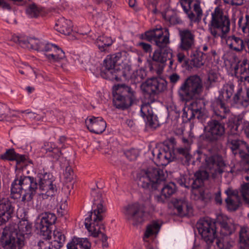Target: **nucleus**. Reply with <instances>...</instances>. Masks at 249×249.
I'll list each match as a JSON object with an SVG mask.
<instances>
[{
    "instance_id": "603ef678",
    "label": "nucleus",
    "mask_w": 249,
    "mask_h": 249,
    "mask_svg": "<svg viewBox=\"0 0 249 249\" xmlns=\"http://www.w3.org/2000/svg\"><path fill=\"white\" fill-rule=\"evenodd\" d=\"M163 18L165 20L169 21L170 25H175L179 23V19L175 16L167 17L166 16H164Z\"/></svg>"
},
{
    "instance_id": "6e6552de",
    "label": "nucleus",
    "mask_w": 249,
    "mask_h": 249,
    "mask_svg": "<svg viewBox=\"0 0 249 249\" xmlns=\"http://www.w3.org/2000/svg\"><path fill=\"white\" fill-rule=\"evenodd\" d=\"M166 177L163 169L158 166H149L138 173L137 181L138 185L143 188L157 189Z\"/></svg>"
},
{
    "instance_id": "423d86ee",
    "label": "nucleus",
    "mask_w": 249,
    "mask_h": 249,
    "mask_svg": "<svg viewBox=\"0 0 249 249\" xmlns=\"http://www.w3.org/2000/svg\"><path fill=\"white\" fill-rule=\"evenodd\" d=\"M167 83L163 79L153 77L147 80L141 85L144 99L141 107V115L146 118L148 124H154L153 113L151 104L156 101V96L166 88ZM146 124H147L146 123Z\"/></svg>"
},
{
    "instance_id": "69168bd1",
    "label": "nucleus",
    "mask_w": 249,
    "mask_h": 249,
    "mask_svg": "<svg viewBox=\"0 0 249 249\" xmlns=\"http://www.w3.org/2000/svg\"><path fill=\"white\" fill-rule=\"evenodd\" d=\"M137 74L138 75V77H140V80H142L144 78L145 73L143 70L140 69L139 71H137Z\"/></svg>"
},
{
    "instance_id": "bb28decb",
    "label": "nucleus",
    "mask_w": 249,
    "mask_h": 249,
    "mask_svg": "<svg viewBox=\"0 0 249 249\" xmlns=\"http://www.w3.org/2000/svg\"><path fill=\"white\" fill-rule=\"evenodd\" d=\"M236 74H239L241 78L249 81V61L244 59L242 62H239L234 68Z\"/></svg>"
},
{
    "instance_id": "a878e982",
    "label": "nucleus",
    "mask_w": 249,
    "mask_h": 249,
    "mask_svg": "<svg viewBox=\"0 0 249 249\" xmlns=\"http://www.w3.org/2000/svg\"><path fill=\"white\" fill-rule=\"evenodd\" d=\"M208 130V136L213 140L217 139L225 132L224 125H206L204 127V130Z\"/></svg>"
},
{
    "instance_id": "1a4fd4ad",
    "label": "nucleus",
    "mask_w": 249,
    "mask_h": 249,
    "mask_svg": "<svg viewBox=\"0 0 249 249\" xmlns=\"http://www.w3.org/2000/svg\"><path fill=\"white\" fill-rule=\"evenodd\" d=\"M211 20L209 24V30L215 37H223L230 30V20L228 16L224 14L218 7H216L211 14Z\"/></svg>"
},
{
    "instance_id": "72a5a7b5",
    "label": "nucleus",
    "mask_w": 249,
    "mask_h": 249,
    "mask_svg": "<svg viewBox=\"0 0 249 249\" xmlns=\"http://www.w3.org/2000/svg\"><path fill=\"white\" fill-rule=\"evenodd\" d=\"M238 25L239 30L244 35L249 36V15L246 14L245 18L243 16L240 17L238 21Z\"/></svg>"
},
{
    "instance_id": "e433bc0d",
    "label": "nucleus",
    "mask_w": 249,
    "mask_h": 249,
    "mask_svg": "<svg viewBox=\"0 0 249 249\" xmlns=\"http://www.w3.org/2000/svg\"><path fill=\"white\" fill-rule=\"evenodd\" d=\"M192 0H181L180 5L183 11L188 15L190 19H193L195 15L191 11Z\"/></svg>"
},
{
    "instance_id": "c03bdc74",
    "label": "nucleus",
    "mask_w": 249,
    "mask_h": 249,
    "mask_svg": "<svg viewBox=\"0 0 249 249\" xmlns=\"http://www.w3.org/2000/svg\"><path fill=\"white\" fill-rule=\"evenodd\" d=\"M240 192L244 201L249 204V182L241 185Z\"/></svg>"
},
{
    "instance_id": "c85d7f7f",
    "label": "nucleus",
    "mask_w": 249,
    "mask_h": 249,
    "mask_svg": "<svg viewBox=\"0 0 249 249\" xmlns=\"http://www.w3.org/2000/svg\"><path fill=\"white\" fill-rule=\"evenodd\" d=\"M65 236L62 232L58 230H54L53 232V240L49 242L51 249H60L65 242Z\"/></svg>"
},
{
    "instance_id": "c756f323",
    "label": "nucleus",
    "mask_w": 249,
    "mask_h": 249,
    "mask_svg": "<svg viewBox=\"0 0 249 249\" xmlns=\"http://www.w3.org/2000/svg\"><path fill=\"white\" fill-rule=\"evenodd\" d=\"M209 177L208 173L204 170H199L195 174V179L193 180L192 184L193 189H196L200 187L202 184L203 181L208 179Z\"/></svg>"
},
{
    "instance_id": "8fccbe9b",
    "label": "nucleus",
    "mask_w": 249,
    "mask_h": 249,
    "mask_svg": "<svg viewBox=\"0 0 249 249\" xmlns=\"http://www.w3.org/2000/svg\"><path fill=\"white\" fill-rule=\"evenodd\" d=\"M67 204L65 202L62 203L60 206L59 208L57 209V213L59 216H63L67 214V210L66 209Z\"/></svg>"
},
{
    "instance_id": "2f4dec72",
    "label": "nucleus",
    "mask_w": 249,
    "mask_h": 249,
    "mask_svg": "<svg viewBox=\"0 0 249 249\" xmlns=\"http://www.w3.org/2000/svg\"><path fill=\"white\" fill-rule=\"evenodd\" d=\"M151 153L153 156L155 162L159 165H166V159L165 157V149H160L158 148L153 149Z\"/></svg>"
},
{
    "instance_id": "a18cd8bd",
    "label": "nucleus",
    "mask_w": 249,
    "mask_h": 249,
    "mask_svg": "<svg viewBox=\"0 0 249 249\" xmlns=\"http://www.w3.org/2000/svg\"><path fill=\"white\" fill-rule=\"evenodd\" d=\"M91 133L100 134L105 131L107 125H86Z\"/></svg>"
},
{
    "instance_id": "4468645a",
    "label": "nucleus",
    "mask_w": 249,
    "mask_h": 249,
    "mask_svg": "<svg viewBox=\"0 0 249 249\" xmlns=\"http://www.w3.org/2000/svg\"><path fill=\"white\" fill-rule=\"evenodd\" d=\"M196 227L202 238L206 242L209 248L213 241L216 236L215 223L209 217H205L199 220L197 222Z\"/></svg>"
},
{
    "instance_id": "37998d69",
    "label": "nucleus",
    "mask_w": 249,
    "mask_h": 249,
    "mask_svg": "<svg viewBox=\"0 0 249 249\" xmlns=\"http://www.w3.org/2000/svg\"><path fill=\"white\" fill-rule=\"evenodd\" d=\"M86 124H107L101 117L90 116L85 120Z\"/></svg>"
},
{
    "instance_id": "b1692460",
    "label": "nucleus",
    "mask_w": 249,
    "mask_h": 249,
    "mask_svg": "<svg viewBox=\"0 0 249 249\" xmlns=\"http://www.w3.org/2000/svg\"><path fill=\"white\" fill-rule=\"evenodd\" d=\"M90 243L87 238L74 237L67 245V249H90Z\"/></svg>"
},
{
    "instance_id": "864d4df0",
    "label": "nucleus",
    "mask_w": 249,
    "mask_h": 249,
    "mask_svg": "<svg viewBox=\"0 0 249 249\" xmlns=\"http://www.w3.org/2000/svg\"><path fill=\"white\" fill-rule=\"evenodd\" d=\"M139 45L145 53H150L152 51L151 45L145 42H140Z\"/></svg>"
},
{
    "instance_id": "a19ab883",
    "label": "nucleus",
    "mask_w": 249,
    "mask_h": 249,
    "mask_svg": "<svg viewBox=\"0 0 249 249\" xmlns=\"http://www.w3.org/2000/svg\"><path fill=\"white\" fill-rule=\"evenodd\" d=\"M174 207L177 210L178 214L181 216L185 214L183 213V209L185 208H188L186 202L182 199L176 200L174 203Z\"/></svg>"
},
{
    "instance_id": "5fc2aeb1",
    "label": "nucleus",
    "mask_w": 249,
    "mask_h": 249,
    "mask_svg": "<svg viewBox=\"0 0 249 249\" xmlns=\"http://www.w3.org/2000/svg\"><path fill=\"white\" fill-rule=\"evenodd\" d=\"M218 78V75L216 72L211 71L210 72L208 76V81L210 84L215 82Z\"/></svg>"
},
{
    "instance_id": "473e14b6",
    "label": "nucleus",
    "mask_w": 249,
    "mask_h": 249,
    "mask_svg": "<svg viewBox=\"0 0 249 249\" xmlns=\"http://www.w3.org/2000/svg\"><path fill=\"white\" fill-rule=\"evenodd\" d=\"M241 89H239L237 92L233 96V100L236 103L241 104L244 107H247L249 105V88L247 89L246 96L240 97Z\"/></svg>"
},
{
    "instance_id": "dca6fc26",
    "label": "nucleus",
    "mask_w": 249,
    "mask_h": 249,
    "mask_svg": "<svg viewBox=\"0 0 249 249\" xmlns=\"http://www.w3.org/2000/svg\"><path fill=\"white\" fill-rule=\"evenodd\" d=\"M37 51L45 52V55L51 63L59 61L65 56V53L56 44L49 42H39L36 44Z\"/></svg>"
},
{
    "instance_id": "cd10ccee",
    "label": "nucleus",
    "mask_w": 249,
    "mask_h": 249,
    "mask_svg": "<svg viewBox=\"0 0 249 249\" xmlns=\"http://www.w3.org/2000/svg\"><path fill=\"white\" fill-rule=\"evenodd\" d=\"M13 231L17 230L19 235H22L25 237V235H28L31 233L32 224L26 220H20L18 225L12 227Z\"/></svg>"
},
{
    "instance_id": "393cba45",
    "label": "nucleus",
    "mask_w": 249,
    "mask_h": 249,
    "mask_svg": "<svg viewBox=\"0 0 249 249\" xmlns=\"http://www.w3.org/2000/svg\"><path fill=\"white\" fill-rule=\"evenodd\" d=\"M0 158L3 160H15L17 164L23 162L26 160L25 155L17 153L14 149L7 150L4 153L0 155Z\"/></svg>"
},
{
    "instance_id": "5701e85b",
    "label": "nucleus",
    "mask_w": 249,
    "mask_h": 249,
    "mask_svg": "<svg viewBox=\"0 0 249 249\" xmlns=\"http://www.w3.org/2000/svg\"><path fill=\"white\" fill-rule=\"evenodd\" d=\"M72 22L64 18H60L55 23V30L64 35H69L72 31Z\"/></svg>"
},
{
    "instance_id": "9b49d317",
    "label": "nucleus",
    "mask_w": 249,
    "mask_h": 249,
    "mask_svg": "<svg viewBox=\"0 0 249 249\" xmlns=\"http://www.w3.org/2000/svg\"><path fill=\"white\" fill-rule=\"evenodd\" d=\"M239 125H227L229 135L227 146L231 149L234 156H238L242 161L245 163L249 164V146L245 142L238 140L233 139L232 135L239 134L238 128Z\"/></svg>"
},
{
    "instance_id": "338daca9",
    "label": "nucleus",
    "mask_w": 249,
    "mask_h": 249,
    "mask_svg": "<svg viewBox=\"0 0 249 249\" xmlns=\"http://www.w3.org/2000/svg\"><path fill=\"white\" fill-rule=\"evenodd\" d=\"M160 125H145V128L144 129L145 131H154L158 126H159Z\"/></svg>"
},
{
    "instance_id": "bf43d9fd",
    "label": "nucleus",
    "mask_w": 249,
    "mask_h": 249,
    "mask_svg": "<svg viewBox=\"0 0 249 249\" xmlns=\"http://www.w3.org/2000/svg\"><path fill=\"white\" fill-rule=\"evenodd\" d=\"M194 10L197 14V16H200L202 14V11L200 8V4L196 3L194 5Z\"/></svg>"
},
{
    "instance_id": "412c9836",
    "label": "nucleus",
    "mask_w": 249,
    "mask_h": 249,
    "mask_svg": "<svg viewBox=\"0 0 249 249\" xmlns=\"http://www.w3.org/2000/svg\"><path fill=\"white\" fill-rule=\"evenodd\" d=\"M226 44L231 50L240 52L245 49V40L235 35L230 36L226 38Z\"/></svg>"
},
{
    "instance_id": "f704fd0d",
    "label": "nucleus",
    "mask_w": 249,
    "mask_h": 249,
    "mask_svg": "<svg viewBox=\"0 0 249 249\" xmlns=\"http://www.w3.org/2000/svg\"><path fill=\"white\" fill-rule=\"evenodd\" d=\"M160 228V226L157 221H152L147 226L143 237L144 240H145V238H148L151 235L157 234L159 231Z\"/></svg>"
},
{
    "instance_id": "2eb2a0df",
    "label": "nucleus",
    "mask_w": 249,
    "mask_h": 249,
    "mask_svg": "<svg viewBox=\"0 0 249 249\" xmlns=\"http://www.w3.org/2000/svg\"><path fill=\"white\" fill-rule=\"evenodd\" d=\"M25 237L18 234L12 226L5 228L2 232L1 240L5 249H21L24 245Z\"/></svg>"
},
{
    "instance_id": "f8f14e48",
    "label": "nucleus",
    "mask_w": 249,
    "mask_h": 249,
    "mask_svg": "<svg viewBox=\"0 0 249 249\" xmlns=\"http://www.w3.org/2000/svg\"><path fill=\"white\" fill-rule=\"evenodd\" d=\"M120 58L121 54L119 53L108 55L106 57L104 60L105 69L101 72V75L103 78L120 81L122 80V75L124 77L126 76L124 71H118L115 69Z\"/></svg>"
},
{
    "instance_id": "6ab92c4d",
    "label": "nucleus",
    "mask_w": 249,
    "mask_h": 249,
    "mask_svg": "<svg viewBox=\"0 0 249 249\" xmlns=\"http://www.w3.org/2000/svg\"><path fill=\"white\" fill-rule=\"evenodd\" d=\"M13 211L14 207L10 200L4 198L0 201V225L8 221Z\"/></svg>"
},
{
    "instance_id": "79ce46f5",
    "label": "nucleus",
    "mask_w": 249,
    "mask_h": 249,
    "mask_svg": "<svg viewBox=\"0 0 249 249\" xmlns=\"http://www.w3.org/2000/svg\"><path fill=\"white\" fill-rule=\"evenodd\" d=\"M234 231V226L229 225L227 222L221 223V233L223 236H229Z\"/></svg>"
},
{
    "instance_id": "c9c22d12",
    "label": "nucleus",
    "mask_w": 249,
    "mask_h": 249,
    "mask_svg": "<svg viewBox=\"0 0 249 249\" xmlns=\"http://www.w3.org/2000/svg\"><path fill=\"white\" fill-rule=\"evenodd\" d=\"M239 242L241 246L249 247V228H241L239 232Z\"/></svg>"
},
{
    "instance_id": "49530a36",
    "label": "nucleus",
    "mask_w": 249,
    "mask_h": 249,
    "mask_svg": "<svg viewBox=\"0 0 249 249\" xmlns=\"http://www.w3.org/2000/svg\"><path fill=\"white\" fill-rule=\"evenodd\" d=\"M64 176L67 182H71L74 179V174L71 167L68 166L66 167Z\"/></svg>"
},
{
    "instance_id": "ea45409f",
    "label": "nucleus",
    "mask_w": 249,
    "mask_h": 249,
    "mask_svg": "<svg viewBox=\"0 0 249 249\" xmlns=\"http://www.w3.org/2000/svg\"><path fill=\"white\" fill-rule=\"evenodd\" d=\"M41 11L39 7L33 3L27 7L26 13L31 18H37L40 15Z\"/></svg>"
},
{
    "instance_id": "7ed1b4c3",
    "label": "nucleus",
    "mask_w": 249,
    "mask_h": 249,
    "mask_svg": "<svg viewBox=\"0 0 249 249\" xmlns=\"http://www.w3.org/2000/svg\"><path fill=\"white\" fill-rule=\"evenodd\" d=\"M202 88L200 78L194 76L188 78L179 89L178 92L180 98L181 100L186 101L188 106L187 110L185 109L182 115L183 123L195 117L200 119L203 116L206 105L204 100L199 99L190 101L201 92Z\"/></svg>"
},
{
    "instance_id": "09e8293b",
    "label": "nucleus",
    "mask_w": 249,
    "mask_h": 249,
    "mask_svg": "<svg viewBox=\"0 0 249 249\" xmlns=\"http://www.w3.org/2000/svg\"><path fill=\"white\" fill-rule=\"evenodd\" d=\"M103 10L109 11L112 5V2L110 0H103L100 3Z\"/></svg>"
},
{
    "instance_id": "f257e3e1",
    "label": "nucleus",
    "mask_w": 249,
    "mask_h": 249,
    "mask_svg": "<svg viewBox=\"0 0 249 249\" xmlns=\"http://www.w3.org/2000/svg\"><path fill=\"white\" fill-rule=\"evenodd\" d=\"M37 177V182L33 177L17 175L11 184L12 197L15 199L21 198L23 202H29L36 194L44 199L54 196L57 188L53 184L54 179L52 175L43 171L39 173Z\"/></svg>"
},
{
    "instance_id": "20e7f679",
    "label": "nucleus",
    "mask_w": 249,
    "mask_h": 249,
    "mask_svg": "<svg viewBox=\"0 0 249 249\" xmlns=\"http://www.w3.org/2000/svg\"><path fill=\"white\" fill-rule=\"evenodd\" d=\"M90 194L93 198L92 211L89 213L88 217L85 218V225L89 233L93 237L101 235L103 246L107 247L108 246L107 243V237L103 232L105 227L102 224L104 213L106 211L105 200L101 190L97 186V189H91Z\"/></svg>"
},
{
    "instance_id": "a211bd4d",
    "label": "nucleus",
    "mask_w": 249,
    "mask_h": 249,
    "mask_svg": "<svg viewBox=\"0 0 249 249\" xmlns=\"http://www.w3.org/2000/svg\"><path fill=\"white\" fill-rule=\"evenodd\" d=\"M206 168L210 171H213V173H222V168L225 166V163L222 157L215 154L210 156H205Z\"/></svg>"
},
{
    "instance_id": "4c0bfd02",
    "label": "nucleus",
    "mask_w": 249,
    "mask_h": 249,
    "mask_svg": "<svg viewBox=\"0 0 249 249\" xmlns=\"http://www.w3.org/2000/svg\"><path fill=\"white\" fill-rule=\"evenodd\" d=\"M176 191V186L175 184L171 182L164 185L161 190V194L165 198H167L173 195Z\"/></svg>"
},
{
    "instance_id": "f3484780",
    "label": "nucleus",
    "mask_w": 249,
    "mask_h": 249,
    "mask_svg": "<svg viewBox=\"0 0 249 249\" xmlns=\"http://www.w3.org/2000/svg\"><path fill=\"white\" fill-rule=\"evenodd\" d=\"M40 217V221L36 224V228L44 239H49L51 237L52 226L55 223L56 216L53 213L46 212L41 214Z\"/></svg>"
},
{
    "instance_id": "58836bf2",
    "label": "nucleus",
    "mask_w": 249,
    "mask_h": 249,
    "mask_svg": "<svg viewBox=\"0 0 249 249\" xmlns=\"http://www.w3.org/2000/svg\"><path fill=\"white\" fill-rule=\"evenodd\" d=\"M41 149L45 151L46 152H52V156L55 159H58L61 155V151L58 148H53L52 146V144L48 142H45Z\"/></svg>"
},
{
    "instance_id": "de8ad7c7",
    "label": "nucleus",
    "mask_w": 249,
    "mask_h": 249,
    "mask_svg": "<svg viewBox=\"0 0 249 249\" xmlns=\"http://www.w3.org/2000/svg\"><path fill=\"white\" fill-rule=\"evenodd\" d=\"M20 112L21 113L24 114L27 118L35 120L39 119V117H38L37 115L32 112L30 109L21 110Z\"/></svg>"
},
{
    "instance_id": "9d476101",
    "label": "nucleus",
    "mask_w": 249,
    "mask_h": 249,
    "mask_svg": "<svg viewBox=\"0 0 249 249\" xmlns=\"http://www.w3.org/2000/svg\"><path fill=\"white\" fill-rule=\"evenodd\" d=\"M136 100V92L130 87L122 85L113 89V103L117 108L122 110L128 109Z\"/></svg>"
},
{
    "instance_id": "6e6d98bb",
    "label": "nucleus",
    "mask_w": 249,
    "mask_h": 249,
    "mask_svg": "<svg viewBox=\"0 0 249 249\" xmlns=\"http://www.w3.org/2000/svg\"><path fill=\"white\" fill-rule=\"evenodd\" d=\"M231 119L233 120L231 124H240L242 123V116L241 115L233 116Z\"/></svg>"
},
{
    "instance_id": "052dcab7",
    "label": "nucleus",
    "mask_w": 249,
    "mask_h": 249,
    "mask_svg": "<svg viewBox=\"0 0 249 249\" xmlns=\"http://www.w3.org/2000/svg\"><path fill=\"white\" fill-rule=\"evenodd\" d=\"M165 157L166 159L167 164L172 160V159L173 158L172 156V152L170 150H165Z\"/></svg>"
},
{
    "instance_id": "0e129e2a",
    "label": "nucleus",
    "mask_w": 249,
    "mask_h": 249,
    "mask_svg": "<svg viewBox=\"0 0 249 249\" xmlns=\"http://www.w3.org/2000/svg\"><path fill=\"white\" fill-rule=\"evenodd\" d=\"M67 141V138L64 136H60L58 140L59 143L61 145L62 148L65 147V143Z\"/></svg>"
},
{
    "instance_id": "0eeeda50",
    "label": "nucleus",
    "mask_w": 249,
    "mask_h": 249,
    "mask_svg": "<svg viewBox=\"0 0 249 249\" xmlns=\"http://www.w3.org/2000/svg\"><path fill=\"white\" fill-rule=\"evenodd\" d=\"M234 91L233 85H225L219 92L218 98L212 104L213 115L211 121L207 124H225L220 121L226 118L229 114V108L226 106L225 101L228 100L232 95Z\"/></svg>"
},
{
    "instance_id": "774afa93",
    "label": "nucleus",
    "mask_w": 249,
    "mask_h": 249,
    "mask_svg": "<svg viewBox=\"0 0 249 249\" xmlns=\"http://www.w3.org/2000/svg\"><path fill=\"white\" fill-rule=\"evenodd\" d=\"M241 129L245 130V133L247 137L249 138V125H241Z\"/></svg>"
},
{
    "instance_id": "aec40b11",
    "label": "nucleus",
    "mask_w": 249,
    "mask_h": 249,
    "mask_svg": "<svg viewBox=\"0 0 249 249\" xmlns=\"http://www.w3.org/2000/svg\"><path fill=\"white\" fill-rule=\"evenodd\" d=\"M233 242L229 236H220L214 238V241L210 244L211 247L207 245V249H231Z\"/></svg>"
},
{
    "instance_id": "f03ea898",
    "label": "nucleus",
    "mask_w": 249,
    "mask_h": 249,
    "mask_svg": "<svg viewBox=\"0 0 249 249\" xmlns=\"http://www.w3.org/2000/svg\"><path fill=\"white\" fill-rule=\"evenodd\" d=\"M179 41L177 54L178 62L184 66L189 65V61L194 67L200 68L205 62V58L208 60L214 58L216 53L210 46H202L203 52L195 48V36L191 30L184 29L178 31Z\"/></svg>"
},
{
    "instance_id": "13d9d810",
    "label": "nucleus",
    "mask_w": 249,
    "mask_h": 249,
    "mask_svg": "<svg viewBox=\"0 0 249 249\" xmlns=\"http://www.w3.org/2000/svg\"><path fill=\"white\" fill-rule=\"evenodd\" d=\"M180 76L177 73H173L169 77L170 82L173 84L176 83L179 79Z\"/></svg>"
},
{
    "instance_id": "3c124183",
    "label": "nucleus",
    "mask_w": 249,
    "mask_h": 249,
    "mask_svg": "<svg viewBox=\"0 0 249 249\" xmlns=\"http://www.w3.org/2000/svg\"><path fill=\"white\" fill-rule=\"evenodd\" d=\"M45 241H39L38 243V249H51L49 242L45 239Z\"/></svg>"
},
{
    "instance_id": "680f3d73",
    "label": "nucleus",
    "mask_w": 249,
    "mask_h": 249,
    "mask_svg": "<svg viewBox=\"0 0 249 249\" xmlns=\"http://www.w3.org/2000/svg\"><path fill=\"white\" fill-rule=\"evenodd\" d=\"M215 201L216 204L221 205L222 203V199L221 196L220 191H218L215 195Z\"/></svg>"
},
{
    "instance_id": "e2e57ef3",
    "label": "nucleus",
    "mask_w": 249,
    "mask_h": 249,
    "mask_svg": "<svg viewBox=\"0 0 249 249\" xmlns=\"http://www.w3.org/2000/svg\"><path fill=\"white\" fill-rule=\"evenodd\" d=\"M178 152L180 154L184 156L186 158H187L188 155V150L186 148H179L178 149Z\"/></svg>"
},
{
    "instance_id": "4be33fe9",
    "label": "nucleus",
    "mask_w": 249,
    "mask_h": 249,
    "mask_svg": "<svg viewBox=\"0 0 249 249\" xmlns=\"http://www.w3.org/2000/svg\"><path fill=\"white\" fill-rule=\"evenodd\" d=\"M227 195V198L225 201L227 209L231 211H236L239 206L240 201L238 195L233 193L231 189H228L225 191Z\"/></svg>"
},
{
    "instance_id": "7c9ffc66",
    "label": "nucleus",
    "mask_w": 249,
    "mask_h": 249,
    "mask_svg": "<svg viewBox=\"0 0 249 249\" xmlns=\"http://www.w3.org/2000/svg\"><path fill=\"white\" fill-rule=\"evenodd\" d=\"M113 43V40L109 36L105 35L98 36L96 41V44L101 52H105Z\"/></svg>"
},
{
    "instance_id": "39448f33",
    "label": "nucleus",
    "mask_w": 249,
    "mask_h": 249,
    "mask_svg": "<svg viewBox=\"0 0 249 249\" xmlns=\"http://www.w3.org/2000/svg\"><path fill=\"white\" fill-rule=\"evenodd\" d=\"M169 36L170 34L167 28H162L160 26H157L155 28L146 32L142 35V38L154 43L160 48L154 51L152 55L153 61L160 63L163 66L167 60H169V68L174 69L177 64L172 59V50L169 48H164L169 43Z\"/></svg>"
},
{
    "instance_id": "4d7b16f0",
    "label": "nucleus",
    "mask_w": 249,
    "mask_h": 249,
    "mask_svg": "<svg viewBox=\"0 0 249 249\" xmlns=\"http://www.w3.org/2000/svg\"><path fill=\"white\" fill-rule=\"evenodd\" d=\"M13 40L15 43L20 45H22V44H26L27 43V41L23 40L21 37L18 36H13Z\"/></svg>"
},
{
    "instance_id": "ddd939ff",
    "label": "nucleus",
    "mask_w": 249,
    "mask_h": 249,
    "mask_svg": "<svg viewBox=\"0 0 249 249\" xmlns=\"http://www.w3.org/2000/svg\"><path fill=\"white\" fill-rule=\"evenodd\" d=\"M123 211L127 220L134 226L142 224L147 218L144 205L138 202L128 204L124 208Z\"/></svg>"
}]
</instances>
